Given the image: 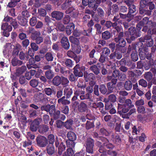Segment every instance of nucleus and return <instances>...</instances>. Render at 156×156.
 Returning a JSON list of instances; mask_svg holds the SVG:
<instances>
[{"label":"nucleus","instance_id":"473e14b6","mask_svg":"<svg viewBox=\"0 0 156 156\" xmlns=\"http://www.w3.org/2000/svg\"><path fill=\"white\" fill-rule=\"evenodd\" d=\"M140 13L141 14L150 16L151 14V11L148 9L145 10L143 8H140Z\"/></svg>","mask_w":156,"mask_h":156},{"label":"nucleus","instance_id":"7c9ffc66","mask_svg":"<svg viewBox=\"0 0 156 156\" xmlns=\"http://www.w3.org/2000/svg\"><path fill=\"white\" fill-rule=\"evenodd\" d=\"M47 151L49 155H52L55 152V148L53 144L48 145L47 147Z\"/></svg>","mask_w":156,"mask_h":156},{"label":"nucleus","instance_id":"8fccbe9b","mask_svg":"<svg viewBox=\"0 0 156 156\" xmlns=\"http://www.w3.org/2000/svg\"><path fill=\"white\" fill-rule=\"evenodd\" d=\"M66 65L68 67H72L73 65V62L69 59H68L66 60L65 62Z\"/></svg>","mask_w":156,"mask_h":156},{"label":"nucleus","instance_id":"b1692460","mask_svg":"<svg viewBox=\"0 0 156 156\" xmlns=\"http://www.w3.org/2000/svg\"><path fill=\"white\" fill-rule=\"evenodd\" d=\"M47 144V139L45 137L42 136L40 137V147H44Z\"/></svg>","mask_w":156,"mask_h":156},{"label":"nucleus","instance_id":"338daca9","mask_svg":"<svg viewBox=\"0 0 156 156\" xmlns=\"http://www.w3.org/2000/svg\"><path fill=\"white\" fill-rule=\"evenodd\" d=\"M147 2L145 0H141L140 3V8H144L147 5Z\"/></svg>","mask_w":156,"mask_h":156},{"label":"nucleus","instance_id":"bf43d9fd","mask_svg":"<svg viewBox=\"0 0 156 156\" xmlns=\"http://www.w3.org/2000/svg\"><path fill=\"white\" fill-rule=\"evenodd\" d=\"M145 78L147 81H149L152 78V74L150 72H148L146 73L144 76Z\"/></svg>","mask_w":156,"mask_h":156},{"label":"nucleus","instance_id":"c85d7f7f","mask_svg":"<svg viewBox=\"0 0 156 156\" xmlns=\"http://www.w3.org/2000/svg\"><path fill=\"white\" fill-rule=\"evenodd\" d=\"M65 97L63 96L61 98L58 100V103H61L62 105H66L69 104L70 102L69 101L65 99Z\"/></svg>","mask_w":156,"mask_h":156},{"label":"nucleus","instance_id":"f257e3e1","mask_svg":"<svg viewBox=\"0 0 156 156\" xmlns=\"http://www.w3.org/2000/svg\"><path fill=\"white\" fill-rule=\"evenodd\" d=\"M141 25L144 26V28L142 29V31H145L148 29V32H151L150 29L151 28V26L154 25V27H156V23L152 22L151 21H149V18L148 17H145L143 19V20L139 23V25Z\"/></svg>","mask_w":156,"mask_h":156},{"label":"nucleus","instance_id":"ea45409f","mask_svg":"<svg viewBox=\"0 0 156 156\" xmlns=\"http://www.w3.org/2000/svg\"><path fill=\"white\" fill-rule=\"evenodd\" d=\"M73 122L71 120H68L64 123V126L67 129H70L71 127Z\"/></svg>","mask_w":156,"mask_h":156},{"label":"nucleus","instance_id":"ddd939ff","mask_svg":"<svg viewBox=\"0 0 156 156\" xmlns=\"http://www.w3.org/2000/svg\"><path fill=\"white\" fill-rule=\"evenodd\" d=\"M27 69V67L25 66H22L19 67L16 70V75L17 76H19L24 73Z\"/></svg>","mask_w":156,"mask_h":156},{"label":"nucleus","instance_id":"c9c22d12","mask_svg":"<svg viewBox=\"0 0 156 156\" xmlns=\"http://www.w3.org/2000/svg\"><path fill=\"white\" fill-rule=\"evenodd\" d=\"M66 148L65 145L63 143H60L58 148V153L59 154L61 155L62 154V152L65 150Z\"/></svg>","mask_w":156,"mask_h":156},{"label":"nucleus","instance_id":"9d476101","mask_svg":"<svg viewBox=\"0 0 156 156\" xmlns=\"http://www.w3.org/2000/svg\"><path fill=\"white\" fill-rule=\"evenodd\" d=\"M11 64L13 67L20 66L23 64V61L19 59L18 58L14 57L11 61Z\"/></svg>","mask_w":156,"mask_h":156},{"label":"nucleus","instance_id":"7ed1b4c3","mask_svg":"<svg viewBox=\"0 0 156 156\" xmlns=\"http://www.w3.org/2000/svg\"><path fill=\"white\" fill-rule=\"evenodd\" d=\"M94 146V140L91 138L88 139L86 143V148L87 152L88 153L93 154Z\"/></svg>","mask_w":156,"mask_h":156},{"label":"nucleus","instance_id":"49530a36","mask_svg":"<svg viewBox=\"0 0 156 156\" xmlns=\"http://www.w3.org/2000/svg\"><path fill=\"white\" fill-rule=\"evenodd\" d=\"M61 110L62 113L67 115L69 113V108L68 106H64L62 107Z\"/></svg>","mask_w":156,"mask_h":156},{"label":"nucleus","instance_id":"4d7b16f0","mask_svg":"<svg viewBox=\"0 0 156 156\" xmlns=\"http://www.w3.org/2000/svg\"><path fill=\"white\" fill-rule=\"evenodd\" d=\"M135 104L136 106H142L144 104V100L143 99H141L137 100L136 101Z\"/></svg>","mask_w":156,"mask_h":156},{"label":"nucleus","instance_id":"f03ea898","mask_svg":"<svg viewBox=\"0 0 156 156\" xmlns=\"http://www.w3.org/2000/svg\"><path fill=\"white\" fill-rule=\"evenodd\" d=\"M67 136L69 140L66 141L67 145L70 147H74L75 144L73 141L76 139V134L73 132H69L67 134Z\"/></svg>","mask_w":156,"mask_h":156},{"label":"nucleus","instance_id":"bb28decb","mask_svg":"<svg viewBox=\"0 0 156 156\" xmlns=\"http://www.w3.org/2000/svg\"><path fill=\"white\" fill-rule=\"evenodd\" d=\"M115 41L118 43L117 45L119 47H124L125 46L126 44L125 40L123 38L121 39H119L118 38H115Z\"/></svg>","mask_w":156,"mask_h":156},{"label":"nucleus","instance_id":"4468645a","mask_svg":"<svg viewBox=\"0 0 156 156\" xmlns=\"http://www.w3.org/2000/svg\"><path fill=\"white\" fill-rule=\"evenodd\" d=\"M84 76L86 82L94 80L95 79V76L93 73L88 74L87 73L85 72L84 73Z\"/></svg>","mask_w":156,"mask_h":156},{"label":"nucleus","instance_id":"a18cd8bd","mask_svg":"<svg viewBox=\"0 0 156 156\" xmlns=\"http://www.w3.org/2000/svg\"><path fill=\"white\" fill-rule=\"evenodd\" d=\"M110 53V50L107 48H104L101 54L107 57Z\"/></svg>","mask_w":156,"mask_h":156},{"label":"nucleus","instance_id":"c756f323","mask_svg":"<svg viewBox=\"0 0 156 156\" xmlns=\"http://www.w3.org/2000/svg\"><path fill=\"white\" fill-rule=\"evenodd\" d=\"M89 7L93 8L94 11H96L98 7V5H97L96 3V1L95 0H91L88 4Z\"/></svg>","mask_w":156,"mask_h":156},{"label":"nucleus","instance_id":"aec40b11","mask_svg":"<svg viewBox=\"0 0 156 156\" xmlns=\"http://www.w3.org/2000/svg\"><path fill=\"white\" fill-rule=\"evenodd\" d=\"M53 85L56 86H58L61 83V77L56 76L53 78L52 80Z\"/></svg>","mask_w":156,"mask_h":156},{"label":"nucleus","instance_id":"de8ad7c7","mask_svg":"<svg viewBox=\"0 0 156 156\" xmlns=\"http://www.w3.org/2000/svg\"><path fill=\"white\" fill-rule=\"evenodd\" d=\"M137 111L138 113L142 114H144L146 113L145 108L143 106H138L137 107Z\"/></svg>","mask_w":156,"mask_h":156},{"label":"nucleus","instance_id":"72a5a7b5","mask_svg":"<svg viewBox=\"0 0 156 156\" xmlns=\"http://www.w3.org/2000/svg\"><path fill=\"white\" fill-rule=\"evenodd\" d=\"M129 11L127 14V16L128 17H131V14L134 13L136 11V7L134 5H132L129 7Z\"/></svg>","mask_w":156,"mask_h":156},{"label":"nucleus","instance_id":"37998d69","mask_svg":"<svg viewBox=\"0 0 156 156\" xmlns=\"http://www.w3.org/2000/svg\"><path fill=\"white\" fill-rule=\"evenodd\" d=\"M39 82L37 80L33 79L31 80L30 82V85L34 87H35L37 86Z\"/></svg>","mask_w":156,"mask_h":156},{"label":"nucleus","instance_id":"4be33fe9","mask_svg":"<svg viewBox=\"0 0 156 156\" xmlns=\"http://www.w3.org/2000/svg\"><path fill=\"white\" fill-rule=\"evenodd\" d=\"M72 50L75 52L79 54L80 52L81 48L78 44L75 43H72Z\"/></svg>","mask_w":156,"mask_h":156},{"label":"nucleus","instance_id":"f3484780","mask_svg":"<svg viewBox=\"0 0 156 156\" xmlns=\"http://www.w3.org/2000/svg\"><path fill=\"white\" fill-rule=\"evenodd\" d=\"M19 58L21 60H26L28 61L29 58V55L27 52L24 53L21 51L20 52L19 55Z\"/></svg>","mask_w":156,"mask_h":156},{"label":"nucleus","instance_id":"13d9d810","mask_svg":"<svg viewBox=\"0 0 156 156\" xmlns=\"http://www.w3.org/2000/svg\"><path fill=\"white\" fill-rule=\"evenodd\" d=\"M45 75L48 79H51L53 77V74L52 71L49 70L46 72Z\"/></svg>","mask_w":156,"mask_h":156},{"label":"nucleus","instance_id":"9b49d317","mask_svg":"<svg viewBox=\"0 0 156 156\" xmlns=\"http://www.w3.org/2000/svg\"><path fill=\"white\" fill-rule=\"evenodd\" d=\"M61 43L63 47L66 49H68L70 47V45L67 38L64 37H63L61 40Z\"/></svg>","mask_w":156,"mask_h":156},{"label":"nucleus","instance_id":"79ce46f5","mask_svg":"<svg viewBox=\"0 0 156 156\" xmlns=\"http://www.w3.org/2000/svg\"><path fill=\"white\" fill-rule=\"evenodd\" d=\"M107 86L108 89V94L112 93L114 87V85L112 83L109 82L107 84Z\"/></svg>","mask_w":156,"mask_h":156},{"label":"nucleus","instance_id":"6e6d98bb","mask_svg":"<svg viewBox=\"0 0 156 156\" xmlns=\"http://www.w3.org/2000/svg\"><path fill=\"white\" fill-rule=\"evenodd\" d=\"M19 82L21 85H25L27 83V81L25 77L23 76H21L19 79Z\"/></svg>","mask_w":156,"mask_h":156},{"label":"nucleus","instance_id":"864d4df0","mask_svg":"<svg viewBox=\"0 0 156 156\" xmlns=\"http://www.w3.org/2000/svg\"><path fill=\"white\" fill-rule=\"evenodd\" d=\"M48 139L50 144H52L55 141V136L53 134L49 135L48 137Z\"/></svg>","mask_w":156,"mask_h":156},{"label":"nucleus","instance_id":"f8f14e48","mask_svg":"<svg viewBox=\"0 0 156 156\" xmlns=\"http://www.w3.org/2000/svg\"><path fill=\"white\" fill-rule=\"evenodd\" d=\"M19 24L22 26H26L27 23V20L26 18L21 16H18L17 17Z\"/></svg>","mask_w":156,"mask_h":156},{"label":"nucleus","instance_id":"5fc2aeb1","mask_svg":"<svg viewBox=\"0 0 156 156\" xmlns=\"http://www.w3.org/2000/svg\"><path fill=\"white\" fill-rule=\"evenodd\" d=\"M37 22V19L36 17H32L30 20V24L32 26H34Z\"/></svg>","mask_w":156,"mask_h":156},{"label":"nucleus","instance_id":"cd10ccee","mask_svg":"<svg viewBox=\"0 0 156 156\" xmlns=\"http://www.w3.org/2000/svg\"><path fill=\"white\" fill-rule=\"evenodd\" d=\"M21 0H10L7 5L9 8H13L16 6L18 3L20 2Z\"/></svg>","mask_w":156,"mask_h":156},{"label":"nucleus","instance_id":"5701e85b","mask_svg":"<svg viewBox=\"0 0 156 156\" xmlns=\"http://www.w3.org/2000/svg\"><path fill=\"white\" fill-rule=\"evenodd\" d=\"M64 95L66 96V98H68L70 97L73 92L71 88L66 87L64 89Z\"/></svg>","mask_w":156,"mask_h":156},{"label":"nucleus","instance_id":"39448f33","mask_svg":"<svg viewBox=\"0 0 156 156\" xmlns=\"http://www.w3.org/2000/svg\"><path fill=\"white\" fill-rule=\"evenodd\" d=\"M39 127V118L35 119L30 124V130L33 132H36Z\"/></svg>","mask_w":156,"mask_h":156},{"label":"nucleus","instance_id":"e2e57ef3","mask_svg":"<svg viewBox=\"0 0 156 156\" xmlns=\"http://www.w3.org/2000/svg\"><path fill=\"white\" fill-rule=\"evenodd\" d=\"M139 84L144 87H146L147 86V82L143 79L140 80L139 81Z\"/></svg>","mask_w":156,"mask_h":156},{"label":"nucleus","instance_id":"a211bd4d","mask_svg":"<svg viewBox=\"0 0 156 156\" xmlns=\"http://www.w3.org/2000/svg\"><path fill=\"white\" fill-rule=\"evenodd\" d=\"M1 29L3 31H12V27L11 25H9L7 23H3L2 24Z\"/></svg>","mask_w":156,"mask_h":156},{"label":"nucleus","instance_id":"3c124183","mask_svg":"<svg viewBox=\"0 0 156 156\" xmlns=\"http://www.w3.org/2000/svg\"><path fill=\"white\" fill-rule=\"evenodd\" d=\"M22 17L24 18H28L30 17V15L29 11L27 10H25L22 12Z\"/></svg>","mask_w":156,"mask_h":156},{"label":"nucleus","instance_id":"774afa93","mask_svg":"<svg viewBox=\"0 0 156 156\" xmlns=\"http://www.w3.org/2000/svg\"><path fill=\"white\" fill-rule=\"evenodd\" d=\"M149 62V67H154L156 69V60L154 62L152 59L150 60Z\"/></svg>","mask_w":156,"mask_h":156},{"label":"nucleus","instance_id":"412c9836","mask_svg":"<svg viewBox=\"0 0 156 156\" xmlns=\"http://www.w3.org/2000/svg\"><path fill=\"white\" fill-rule=\"evenodd\" d=\"M87 109V106L86 104L83 102H81L78 106V110L80 112L86 111Z\"/></svg>","mask_w":156,"mask_h":156},{"label":"nucleus","instance_id":"4c0bfd02","mask_svg":"<svg viewBox=\"0 0 156 156\" xmlns=\"http://www.w3.org/2000/svg\"><path fill=\"white\" fill-rule=\"evenodd\" d=\"M90 69L96 75H98L99 73V70L97 66L95 65L91 66L90 67Z\"/></svg>","mask_w":156,"mask_h":156},{"label":"nucleus","instance_id":"0eeeda50","mask_svg":"<svg viewBox=\"0 0 156 156\" xmlns=\"http://www.w3.org/2000/svg\"><path fill=\"white\" fill-rule=\"evenodd\" d=\"M118 111L119 114H121L122 113H126L128 111L129 109L130 108L128 107H126L125 105L118 104Z\"/></svg>","mask_w":156,"mask_h":156},{"label":"nucleus","instance_id":"69168bd1","mask_svg":"<svg viewBox=\"0 0 156 156\" xmlns=\"http://www.w3.org/2000/svg\"><path fill=\"white\" fill-rule=\"evenodd\" d=\"M31 47V48L34 51H36L38 50V46L35 43L32 42L30 43V45Z\"/></svg>","mask_w":156,"mask_h":156},{"label":"nucleus","instance_id":"2f4dec72","mask_svg":"<svg viewBox=\"0 0 156 156\" xmlns=\"http://www.w3.org/2000/svg\"><path fill=\"white\" fill-rule=\"evenodd\" d=\"M132 83L129 80L126 81L124 84V87L125 89L127 90H130L132 87Z\"/></svg>","mask_w":156,"mask_h":156},{"label":"nucleus","instance_id":"603ef678","mask_svg":"<svg viewBox=\"0 0 156 156\" xmlns=\"http://www.w3.org/2000/svg\"><path fill=\"white\" fill-rule=\"evenodd\" d=\"M48 129V127L46 125L41 126L40 129V132L44 133L47 132Z\"/></svg>","mask_w":156,"mask_h":156},{"label":"nucleus","instance_id":"e433bc0d","mask_svg":"<svg viewBox=\"0 0 156 156\" xmlns=\"http://www.w3.org/2000/svg\"><path fill=\"white\" fill-rule=\"evenodd\" d=\"M102 37L104 39H108L111 37V34L108 31H106L102 33Z\"/></svg>","mask_w":156,"mask_h":156},{"label":"nucleus","instance_id":"0e129e2a","mask_svg":"<svg viewBox=\"0 0 156 156\" xmlns=\"http://www.w3.org/2000/svg\"><path fill=\"white\" fill-rule=\"evenodd\" d=\"M50 108L49 109L48 112H49V113L51 115H53V114H55V106L53 105L50 106Z\"/></svg>","mask_w":156,"mask_h":156},{"label":"nucleus","instance_id":"dca6fc26","mask_svg":"<svg viewBox=\"0 0 156 156\" xmlns=\"http://www.w3.org/2000/svg\"><path fill=\"white\" fill-rule=\"evenodd\" d=\"M75 26L73 23H71L68 25L66 28V34L70 35L71 33L73 32L74 30Z\"/></svg>","mask_w":156,"mask_h":156},{"label":"nucleus","instance_id":"423d86ee","mask_svg":"<svg viewBox=\"0 0 156 156\" xmlns=\"http://www.w3.org/2000/svg\"><path fill=\"white\" fill-rule=\"evenodd\" d=\"M119 102L124 104L125 105L129 108H132L134 107V105L132 104V101L130 99H125L124 98H121L120 96L119 100Z\"/></svg>","mask_w":156,"mask_h":156},{"label":"nucleus","instance_id":"680f3d73","mask_svg":"<svg viewBox=\"0 0 156 156\" xmlns=\"http://www.w3.org/2000/svg\"><path fill=\"white\" fill-rule=\"evenodd\" d=\"M94 125L93 122L87 121L86 124V128L87 129H89L94 127Z\"/></svg>","mask_w":156,"mask_h":156},{"label":"nucleus","instance_id":"052dcab7","mask_svg":"<svg viewBox=\"0 0 156 156\" xmlns=\"http://www.w3.org/2000/svg\"><path fill=\"white\" fill-rule=\"evenodd\" d=\"M61 83L63 85H66L69 82V80L67 78L64 77L62 76L61 77Z\"/></svg>","mask_w":156,"mask_h":156},{"label":"nucleus","instance_id":"20e7f679","mask_svg":"<svg viewBox=\"0 0 156 156\" xmlns=\"http://www.w3.org/2000/svg\"><path fill=\"white\" fill-rule=\"evenodd\" d=\"M129 31L130 34L132 36L131 37V39L132 40L140 36V32L139 31H136L135 28L133 27L129 28Z\"/></svg>","mask_w":156,"mask_h":156},{"label":"nucleus","instance_id":"393cba45","mask_svg":"<svg viewBox=\"0 0 156 156\" xmlns=\"http://www.w3.org/2000/svg\"><path fill=\"white\" fill-rule=\"evenodd\" d=\"M20 44H16L13 49L12 53L13 56H18L19 52V50L20 48Z\"/></svg>","mask_w":156,"mask_h":156},{"label":"nucleus","instance_id":"58836bf2","mask_svg":"<svg viewBox=\"0 0 156 156\" xmlns=\"http://www.w3.org/2000/svg\"><path fill=\"white\" fill-rule=\"evenodd\" d=\"M74 153L73 150L69 148L67 149V151L63 154V156H73Z\"/></svg>","mask_w":156,"mask_h":156},{"label":"nucleus","instance_id":"09e8293b","mask_svg":"<svg viewBox=\"0 0 156 156\" xmlns=\"http://www.w3.org/2000/svg\"><path fill=\"white\" fill-rule=\"evenodd\" d=\"M10 24L12 26L14 29L17 28L19 26L17 21L15 19H14L13 20H12V21L10 23Z\"/></svg>","mask_w":156,"mask_h":156},{"label":"nucleus","instance_id":"2eb2a0df","mask_svg":"<svg viewBox=\"0 0 156 156\" xmlns=\"http://www.w3.org/2000/svg\"><path fill=\"white\" fill-rule=\"evenodd\" d=\"M102 140L104 142L103 144L105 147L107 148H112L114 147V145L109 143L108 140L104 137L101 138Z\"/></svg>","mask_w":156,"mask_h":156},{"label":"nucleus","instance_id":"c03bdc74","mask_svg":"<svg viewBox=\"0 0 156 156\" xmlns=\"http://www.w3.org/2000/svg\"><path fill=\"white\" fill-rule=\"evenodd\" d=\"M131 58L133 61L135 62L137 61L138 59V56L136 51L132 52L131 54Z\"/></svg>","mask_w":156,"mask_h":156},{"label":"nucleus","instance_id":"f704fd0d","mask_svg":"<svg viewBox=\"0 0 156 156\" xmlns=\"http://www.w3.org/2000/svg\"><path fill=\"white\" fill-rule=\"evenodd\" d=\"M85 93V89L84 88H80L78 89L75 92V95L78 96L82 94H84Z\"/></svg>","mask_w":156,"mask_h":156},{"label":"nucleus","instance_id":"6ab92c4d","mask_svg":"<svg viewBox=\"0 0 156 156\" xmlns=\"http://www.w3.org/2000/svg\"><path fill=\"white\" fill-rule=\"evenodd\" d=\"M36 72V70L34 69H32L29 72H27L25 74L26 79L28 80H30L32 78V76H34L35 75Z\"/></svg>","mask_w":156,"mask_h":156},{"label":"nucleus","instance_id":"a878e982","mask_svg":"<svg viewBox=\"0 0 156 156\" xmlns=\"http://www.w3.org/2000/svg\"><path fill=\"white\" fill-rule=\"evenodd\" d=\"M30 37L32 40H36L37 44H39L38 42L39 39V32L35 31L34 33H32L31 34Z\"/></svg>","mask_w":156,"mask_h":156},{"label":"nucleus","instance_id":"1a4fd4ad","mask_svg":"<svg viewBox=\"0 0 156 156\" xmlns=\"http://www.w3.org/2000/svg\"><path fill=\"white\" fill-rule=\"evenodd\" d=\"M74 73L76 76L81 77L83 75L82 72V69L79 67V65L77 64L74 68Z\"/></svg>","mask_w":156,"mask_h":156},{"label":"nucleus","instance_id":"a19ab883","mask_svg":"<svg viewBox=\"0 0 156 156\" xmlns=\"http://www.w3.org/2000/svg\"><path fill=\"white\" fill-rule=\"evenodd\" d=\"M99 90L103 94H105L107 91V89L104 84H101L100 86Z\"/></svg>","mask_w":156,"mask_h":156},{"label":"nucleus","instance_id":"6e6552de","mask_svg":"<svg viewBox=\"0 0 156 156\" xmlns=\"http://www.w3.org/2000/svg\"><path fill=\"white\" fill-rule=\"evenodd\" d=\"M52 18H55L56 20H61L63 16V13L61 12L54 11L51 14Z\"/></svg>","mask_w":156,"mask_h":156}]
</instances>
